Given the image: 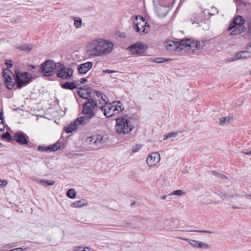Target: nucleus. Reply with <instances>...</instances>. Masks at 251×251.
Wrapping results in <instances>:
<instances>
[{"mask_svg": "<svg viewBox=\"0 0 251 251\" xmlns=\"http://www.w3.org/2000/svg\"><path fill=\"white\" fill-rule=\"evenodd\" d=\"M103 94L100 92H94L93 98H91V100H87L83 104L82 112L86 116H81L76 118L73 123L64 128L66 133H69L76 130L79 126L86 125L90 122V120L94 115L93 111L95 107L100 108L101 101H105L103 99Z\"/></svg>", "mask_w": 251, "mask_h": 251, "instance_id": "nucleus-1", "label": "nucleus"}, {"mask_svg": "<svg viewBox=\"0 0 251 251\" xmlns=\"http://www.w3.org/2000/svg\"><path fill=\"white\" fill-rule=\"evenodd\" d=\"M112 42L101 38H96L90 41L86 46L87 54L92 57L105 56L113 50Z\"/></svg>", "mask_w": 251, "mask_h": 251, "instance_id": "nucleus-2", "label": "nucleus"}, {"mask_svg": "<svg viewBox=\"0 0 251 251\" xmlns=\"http://www.w3.org/2000/svg\"><path fill=\"white\" fill-rule=\"evenodd\" d=\"M103 97L105 100V101H101L102 105H100V109L107 117H111L124 110L122 104L120 101H115L112 103H107L106 100L108 99L107 98L105 95H103Z\"/></svg>", "mask_w": 251, "mask_h": 251, "instance_id": "nucleus-3", "label": "nucleus"}, {"mask_svg": "<svg viewBox=\"0 0 251 251\" xmlns=\"http://www.w3.org/2000/svg\"><path fill=\"white\" fill-rule=\"evenodd\" d=\"M132 118L127 115L116 119L115 128L117 133L124 135L129 133L133 129Z\"/></svg>", "mask_w": 251, "mask_h": 251, "instance_id": "nucleus-4", "label": "nucleus"}, {"mask_svg": "<svg viewBox=\"0 0 251 251\" xmlns=\"http://www.w3.org/2000/svg\"><path fill=\"white\" fill-rule=\"evenodd\" d=\"M132 20L134 25V28L138 33H147L149 32L150 30L149 25H147V22L145 21L143 17L136 16L133 17Z\"/></svg>", "mask_w": 251, "mask_h": 251, "instance_id": "nucleus-5", "label": "nucleus"}, {"mask_svg": "<svg viewBox=\"0 0 251 251\" xmlns=\"http://www.w3.org/2000/svg\"><path fill=\"white\" fill-rule=\"evenodd\" d=\"M57 63H55L52 60H48L44 62L41 65V73L43 75L49 76L53 74L54 70H56Z\"/></svg>", "mask_w": 251, "mask_h": 251, "instance_id": "nucleus-6", "label": "nucleus"}, {"mask_svg": "<svg viewBox=\"0 0 251 251\" xmlns=\"http://www.w3.org/2000/svg\"><path fill=\"white\" fill-rule=\"evenodd\" d=\"M56 70L57 77L63 79H68L73 75V70L70 68H66L60 63H57Z\"/></svg>", "mask_w": 251, "mask_h": 251, "instance_id": "nucleus-7", "label": "nucleus"}, {"mask_svg": "<svg viewBox=\"0 0 251 251\" xmlns=\"http://www.w3.org/2000/svg\"><path fill=\"white\" fill-rule=\"evenodd\" d=\"M14 79L16 81L17 87L18 88H21L27 85L30 81L29 75L27 72H16Z\"/></svg>", "mask_w": 251, "mask_h": 251, "instance_id": "nucleus-8", "label": "nucleus"}, {"mask_svg": "<svg viewBox=\"0 0 251 251\" xmlns=\"http://www.w3.org/2000/svg\"><path fill=\"white\" fill-rule=\"evenodd\" d=\"M3 76L5 79V84L7 89L11 90L15 85V75L13 73L8 69H5L3 72Z\"/></svg>", "mask_w": 251, "mask_h": 251, "instance_id": "nucleus-9", "label": "nucleus"}, {"mask_svg": "<svg viewBox=\"0 0 251 251\" xmlns=\"http://www.w3.org/2000/svg\"><path fill=\"white\" fill-rule=\"evenodd\" d=\"M107 138L100 135H95L87 138L86 142L90 144L96 146L101 147L107 141Z\"/></svg>", "mask_w": 251, "mask_h": 251, "instance_id": "nucleus-10", "label": "nucleus"}, {"mask_svg": "<svg viewBox=\"0 0 251 251\" xmlns=\"http://www.w3.org/2000/svg\"><path fill=\"white\" fill-rule=\"evenodd\" d=\"M132 54H140L145 52L146 47L140 42H137L128 48Z\"/></svg>", "mask_w": 251, "mask_h": 251, "instance_id": "nucleus-11", "label": "nucleus"}, {"mask_svg": "<svg viewBox=\"0 0 251 251\" xmlns=\"http://www.w3.org/2000/svg\"><path fill=\"white\" fill-rule=\"evenodd\" d=\"M181 46L184 48L183 50H194L200 47V44L199 42L187 39L181 40Z\"/></svg>", "mask_w": 251, "mask_h": 251, "instance_id": "nucleus-12", "label": "nucleus"}, {"mask_svg": "<svg viewBox=\"0 0 251 251\" xmlns=\"http://www.w3.org/2000/svg\"><path fill=\"white\" fill-rule=\"evenodd\" d=\"M160 161V154L157 152H154L150 154L146 159L147 165L151 167L155 166Z\"/></svg>", "mask_w": 251, "mask_h": 251, "instance_id": "nucleus-13", "label": "nucleus"}, {"mask_svg": "<svg viewBox=\"0 0 251 251\" xmlns=\"http://www.w3.org/2000/svg\"><path fill=\"white\" fill-rule=\"evenodd\" d=\"M13 140L21 145H27L28 143V137L22 131L15 133L13 135Z\"/></svg>", "mask_w": 251, "mask_h": 251, "instance_id": "nucleus-14", "label": "nucleus"}, {"mask_svg": "<svg viewBox=\"0 0 251 251\" xmlns=\"http://www.w3.org/2000/svg\"><path fill=\"white\" fill-rule=\"evenodd\" d=\"M164 47L167 50L174 51L179 49L182 50L184 48L181 46V41L175 42L173 41H168L164 43Z\"/></svg>", "mask_w": 251, "mask_h": 251, "instance_id": "nucleus-15", "label": "nucleus"}, {"mask_svg": "<svg viewBox=\"0 0 251 251\" xmlns=\"http://www.w3.org/2000/svg\"><path fill=\"white\" fill-rule=\"evenodd\" d=\"M93 67L92 62H87L77 65V71L80 75L86 74Z\"/></svg>", "mask_w": 251, "mask_h": 251, "instance_id": "nucleus-16", "label": "nucleus"}, {"mask_svg": "<svg viewBox=\"0 0 251 251\" xmlns=\"http://www.w3.org/2000/svg\"><path fill=\"white\" fill-rule=\"evenodd\" d=\"M245 23V19L243 17L241 16H237L232 22V23L228 27V30H231L235 26H244Z\"/></svg>", "mask_w": 251, "mask_h": 251, "instance_id": "nucleus-17", "label": "nucleus"}, {"mask_svg": "<svg viewBox=\"0 0 251 251\" xmlns=\"http://www.w3.org/2000/svg\"><path fill=\"white\" fill-rule=\"evenodd\" d=\"M93 92H88L86 90L84 89H81L77 91V94L82 99H86L87 100H90L91 98H93V95L94 93Z\"/></svg>", "mask_w": 251, "mask_h": 251, "instance_id": "nucleus-18", "label": "nucleus"}, {"mask_svg": "<svg viewBox=\"0 0 251 251\" xmlns=\"http://www.w3.org/2000/svg\"><path fill=\"white\" fill-rule=\"evenodd\" d=\"M251 57V52L247 50H243L236 54L235 59L233 60L241 59H246Z\"/></svg>", "mask_w": 251, "mask_h": 251, "instance_id": "nucleus-19", "label": "nucleus"}, {"mask_svg": "<svg viewBox=\"0 0 251 251\" xmlns=\"http://www.w3.org/2000/svg\"><path fill=\"white\" fill-rule=\"evenodd\" d=\"M246 27L245 26H235L229 33L230 36L237 35L245 31Z\"/></svg>", "mask_w": 251, "mask_h": 251, "instance_id": "nucleus-20", "label": "nucleus"}, {"mask_svg": "<svg viewBox=\"0 0 251 251\" xmlns=\"http://www.w3.org/2000/svg\"><path fill=\"white\" fill-rule=\"evenodd\" d=\"M87 202L86 200L84 199H81L80 200L76 201L71 204V206L73 207H81L83 206H85L87 205Z\"/></svg>", "mask_w": 251, "mask_h": 251, "instance_id": "nucleus-21", "label": "nucleus"}, {"mask_svg": "<svg viewBox=\"0 0 251 251\" xmlns=\"http://www.w3.org/2000/svg\"><path fill=\"white\" fill-rule=\"evenodd\" d=\"M232 120V118L230 117H222L220 119V124L221 126H227Z\"/></svg>", "mask_w": 251, "mask_h": 251, "instance_id": "nucleus-22", "label": "nucleus"}, {"mask_svg": "<svg viewBox=\"0 0 251 251\" xmlns=\"http://www.w3.org/2000/svg\"><path fill=\"white\" fill-rule=\"evenodd\" d=\"M62 87L67 89L73 90L76 88V86L74 82H66L62 85Z\"/></svg>", "mask_w": 251, "mask_h": 251, "instance_id": "nucleus-23", "label": "nucleus"}, {"mask_svg": "<svg viewBox=\"0 0 251 251\" xmlns=\"http://www.w3.org/2000/svg\"><path fill=\"white\" fill-rule=\"evenodd\" d=\"M18 48L21 50L28 52L32 49L33 46L31 44H25L21 46Z\"/></svg>", "mask_w": 251, "mask_h": 251, "instance_id": "nucleus-24", "label": "nucleus"}, {"mask_svg": "<svg viewBox=\"0 0 251 251\" xmlns=\"http://www.w3.org/2000/svg\"><path fill=\"white\" fill-rule=\"evenodd\" d=\"M39 182L41 185L45 186H51L55 183L54 181L46 180H41Z\"/></svg>", "mask_w": 251, "mask_h": 251, "instance_id": "nucleus-25", "label": "nucleus"}, {"mask_svg": "<svg viewBox=\"0 0 251 251\" xmlns=\"http://www.w3.org/2000/svg\"><path fill=\"white\" fill-rule=\"evenodd\" d=\"M76 195V193L74 189H70L68 190V191L67 192V196L71 198V199H74L75 198Z\"/></svg>", "mask_w": 251, "mask_h": 251, "instance_id": "nucleus-26", "label": "nucleus"}, {"mask_svg": "<svg viewBox=\"0 0 251 251\" xmlns=\"http://www.w3.org/2000/svg\"><path fill=\"white\" fill-rule=\"evenodd\" d=\"M180 239H182L183 240L187 241L188 242H189L190 243V244L192 246H193L194 247L197 248V243H198V241H196V240H190V239H187V238H181V237H180Z\"/></svg>", "mask_w": 251, "mask_h": 251, "instance_id": "nucleus-27", "label": "nucleus"}, {"mask_svg": "<svg viewBox=\"0 0 251 251\" xmlns=\"http://www.w3.org/2000/svg\"><path fill=\"white\" fill-rule=\"evenodd\" d=\"M82 25V20L80 18H78L74 19V26L76 28H80Z\"/></svg>", "mask_w": 251, "mask_h": 251, "instance_id": "nucleus-28", "label": "nucleus"}, {"mask_svg": "<svg viewBox=\"0 0 251 251\" xmlns=\"http://www.w3.org/2000/svg\"><path fill=\"white\" fill-rule=\"evenodd\" d=\"M37 150L42 152H50V149L49 148V146L45 147L39 146Z\"/></svg>", "mask_w": 251, "mask_h": 251, "instance_id": "nucleus-29", "label": "nucleus"}, {"mask_svg": "<svg viewBox=\"0 0 251 251\" xmlns=\"http://www.w3.org/2000/svg\"><path fill=\"white\" fill-rule=\"evenodd\" d=\"M185 192L181 190H177L172 192L170 195L183 196L185 194Z\"/></svg>", "mask_w": 251, "mask_h": 251, "instance_id": "nucleus-30", "label": "nucleus"}, {"mask_svg": "<svg viewBox=\"0 0 251 251\" xmlns=\"http://www.w3.org/2000/svg\"><path fill=\"white\" fill-rule=\"evenodd\" d=\"M49 148L50 149V152L52 151H55L60 148L59 144L56 143L52 145L51 146H49Z\"/></svg>", "mask_w": 251, "mask_h": 251, "instance_id": "nucleus-31", "label": "nucleus"}, {"mask_svg": "<svg viewBox=\"0 0 251 251\" xmlns=\"http://www.w3.org/2000/svg\"><path fill=\"white\" fill-rule=\"evenodd\" d=\"M197 248L207 249L208 248V245L204 243L198 242Z\"/></svg>", "mask_w": 251, "mask_h": 251, "instance_id": "nucleus-32", "label": "nucleus"}, {"mask_svg": "<svg viewBox=\"0 0 251 251\" xmlns=\"http://www.w3.org/2000/svg\"><path fill=\"white\" fill-rule=\"evenodd\" d=\"M233 197H234V196L229 194H227L225 192L222 194V198L223 200H226L227 199H232Z\"/></svg>", "mask_w": 251, "mask_h": 251, "instance_id": "nucleus-33", "label": "nucleus"}, {"mask_svg": "<svg viewBox=\"0 0 251 251\" xmlns=\"http://www.w3.org/2000/svg\"><path fill=\"white\" fill-rule=\"evenodd\" d=\"M75 251H90V249L88 247L83 248L82 247H76L74 248Z\"/></svg>", "mask_w": 251, "mask_h": 251, "instance_id": "nucleus-34", "label": "nucleus"}, {"mask_svg": "<svg viewBox=\"0 0 251 251\" xmlns=\"http://www.w3.org/2000/svg\"><path fill=\"white\" fill-rule=\"evenodd\" d=\"M141 148L142 146L141 145H136L133 147L132 151L134 153L137 152L141 149Z\"/></svg>", "mask_w": 251, "mask_h": 251, "instance_id": "nucleus-35", "label": "nucleus"}, {"mask_svg": "<svg viewBox=\"0 0 251 251\" xmlns=\"http://www.w3.org/2000/svg\"><path fill=\"white\" fill-rule=\"evenodd\" d=\"M188 232H202V233H212V232L210 231H207V230H186Z\"/></svg>", "mask_w": 251, "mask_h": 251, "instance_id": "nucleus-36", "label": "nucleus"}, {"mask_svg": "<svg viewBox=\"0 0 251 251\" xmlns=\"http://www.w3.org/2000/svg\"><path fill=\"white\" fill-rule=\"evenodd\" d=\"M213 174L215 176L219 177H221L222 178H223V179L227 178L226 176H225L224 175L219 174L216 172H213Z\"/></svg>", "mask_w": 251, "mask_h": 251, "instance_id": "nucleus-37", "label": "nucleus"}, {"mask_svg": "<svg viewBox=\"0 0 251 251\" xmlns=\"http://www.w3.org/2000/svg\"><path fill=\"white\" fill-rule=\"evenodd\" d=\"M177 135V133L176 132H171L169 133L168 134V137L171 138V137H176Z\"/></svg>", "mask_w": 251, "mask_h": 251, "instance_id": "nucleus-38", "label": "nucleus"}, {"mask_svg": "<svg viewBox=\"0 0 251 251\" xmlns=\"http://www.w3.org/2000/svg\"><path fill=\"white\" fill-rule=\"evenodd\" d=\"M10 135L9 134V133L8 132H6L4 134H3L2 135V138H4V139H9L10 138Z\"/></svg>", "mask_w": 251, "mask_h": 251, "instance_id": "nucleus-39", "label": "nucleus"}, {"mask_svg": "<svg viewBox=\"0 0 251 251\" xmlns=\"http://www.w3.org/2000/svg\"><path fill=\"white\" fill-rule=\"evenodd\" d=\"M11 63V60H6V64L7 65V67L8 68H10V67H12V65Z\"/></svg>", "mask_w": 251, "mask_h": 251, "instance_id": "nucleus-40", "label": "nucleus"}, {"mask_svg": "<svg viewBox=\"0 0 251 251\" xmlns=\"http://www.w3.org/2000/svg\"><path fill=\"white\" fill-rule=\"evenodd\" d=\"M248 24H249V25H248V30H249V32L250 34H251V20H250L248 21Z\"/></svg>", "mask_w": 251, "mask_h": 251, "instance_id": "nucleus-41", "label": "nucleus"}, {"mask_svg": "<svg viewBox=\"0 0 251 251\" xmlns=\"http://www.w3.org/2000/svg\"><path fill=\"white\" fill-rule=\"evenodd\" d=\"M2 114H3V111L1 109H0V120L1 124H2L3 123Z\"/></svg>", "mask_w": 251, "mask_h": 251, "instance_id": "nucleus-42", "label": "nucleus"}, {"mask_svg": "<svg viewBox=\"0 0 251 251\" xmlns=\"http://www.w3.org/2000/svg\"><path fill=\"white\" fill-rule=\"evenodd\" d=\"M154 62L157 63H163V61L161 60V58H155Z\"/></svg>", "mask_w": 251, "mask_h": 251, "instance_id": "nucleus-43", "label": "nucleus"}, {"mask_svg": "<svg viewBox=\"0 0 251 251\" xmlns=\"http://www.w3.org/2000/svg\"><path fill=\"white\" fill-rule=\"evenodd\" d=\"M80 81L81 83H85L87 81V80L86 78L83 77L80 79Z\"/></svg>", "mask_w": 251, "mask_h": 251, "instance_id": "nucleus-44", "label": "nucleus"}, {"mask_svg": "<svg viewBox=\"0 0 251 251\" xmlns=\"http://www.w3.org/2000/svg\"><path fill=\"white\" fill-rule=\"evenodd\" d=\"M224 193V192H222L221 191H220L219 190H217L216 192V194H217L219 196H221V197H222V194H223Z\"/></svg>", "mask_w": 251, "mask_h": 251, "instance_id": "nucleus-45", "label": "nucleus"}, {"mask_svg": "<svg viewBox=\"0 0 251 251\" xmlns=\"http://www.w3.org/2000/svg\"><path fill=\"white\" fill-rule=\"evenodd\" d=\"M104 72L105 73H115L116 71H113V70H106L104 71Z\"/></svg>", "mask_w": 251, "mask_h": 251, "instance_id": "nucleus-46", "label": "nucleus"}, {"mask_svg": "<svg viewBox=\"0 0 251 251\" xmlns=\"http://www.w3.org/2000/svg\"><path fill=\"white\" fill-rule=\"evenodd\" d=\"M231 207L233 208V209H239L240 208V207H238L234 204H232L231 205Z\"/></svg>", "mask_w": 251, "mask_h": 251, "instance_id": "nucleus-47", "label": "nucleus"}, {"mask_svg": "<svg viewBox=\"0 0 251 251\" xmlns=\"http://www.w3.org/2000/svg\"><path fill=\"white\" fill-rule=\"evenodd\" d=\"M169 196H170V195H169ZM168 197H169V195L163 196H162V197L161 198V200H164L166 199H167V198H168Z\"/></svg>", "mask_w": 251, "mask_h": 251, "instance_id": "nucleus-48", "label": "nucleus"}, {"mask_svg": "<svg viewBox=\"0 0 251 251\" xmlns=\"http://www.w3.org/2000/svg\"><path fill=\"white\" fill-rule=\"evenodd\" d=\"M161 60L163 61V62H164L166 61L169 60V59L166 58H161Z\"/></svg>", "mask_w": 251, "mask_h": 251, "instance_id": "nucleus-49", "label": "nucleus"}, {"mask_svg": "<svg viewBox=\"0 0 251 251\" xmlns=\"http://www.w3.org/2000/svg\"><path fill=\"white\" fill-rule=\"evenodd\" d=\"M244 154H248V155H251V151L248 152H243Z\"/></svg>", "mask_w": 251, "mask_h": 251, "instance_id": "nucleus-50", "label": "nucleus"}, {"mask_svg": "<svg viewBox=\"0 0 251 251\" xmlns=\"http://www.w3.org/2000/svg\"><path fill=\"white\" fill-rule=\"evenodd\" d=\"M159 9L161 10V11H164V10H165L166 9V8L165 7H161Z\"/></svg>", "mask_w": 251, "mask_h": 251, "instance_id": "nucleus-51", "label": "nucleus"}, {"mask_svg": "<svg viewBox=\"0 0 251 251\" xmlns=\"http://www.w3.org/2000/svg\"><path fill=\"white\" fill-rule=\"evenodd\" d=\"M168 138H169V137H168V135H165L164 138V140H165L167 139Z\"/></svg>", "mask_w": 251, "mask_h": 251, "instance_id": "nucleus-52", "label": "nucleus"}, {"mask_svg": "<svg viewBox=\"0 0 251 251\" xmlns=\"http://www.w3.org/2000/svg\"><path fill=\"white\" fill-rule=\"evenodd\" d=\"M29 67H30V68H32V69H34V68H35V66H33V65H30V66H29Z\"/></svg>", "mask_w": 251, "mask_h": 251, "instance_id": "nucleus-53", "label": "nucleus"}, {"mask_svg": "<svg viewBox=\"0 0 251 251\" xmlns=\"http://www.w3.org/2000/svg\"><path fill=\"white\" fill-rule=\"evenodd\" d=\"M0 182H2V184H3L5 182V184L7 183V182L5 180H0Z\"/></svg>", "mask_w": 251, "mask_h": 251, "instance_id": "nucleus-54", "label": "nucleus"}, {"mask_svg": "<svg viewBox=\"0 0 251 251\" xmlns=\"http://www.w3.org/2000/svg\"><path fill=\"white\" fill-rule=\"evenodd\" d=\"M4 127L3 126V127H2V128H0V131H3V130H4Z\"/></svg>", "mask_w": 251, "mask_h": 251, "instance_id": "nucleus-55", "label": "nucleus"}, {"mask_svg": "<svg viewBox=\"0 0 251 251\" xmlns=\"http://www.w3.org/2000/svg\"><path fill=\"white\" fill-rule=\"evenodd\" d=\"M248 45L250 47H251V41L249 43Z\"/></svg>", "mask_w": 251, "mask_h": 251, "instance_id": "nucleus-56", "label": "nucleus"}, {"mask_svg": "<svg viewBox=\"0 0 251 251\" xmlns=\"http://www.w3.org/2000/svg\"><path fill=\"white\" fill-rule=\"evenodd\" d=\"M167 13V12H166V10H165V13H164V14H165V15H166Z\"/></svg>", "mask_w": 251, "mask_h": 251, "instance_id": "nucleus-57", "label": "nucleus"}, {"mask_svg": "<svg viewBox=\"0 0 251 251\" xmlns=\"http://www.w3.org/2000/svg\"><path fill=\"white\" fill-rule=\"evenodd\" d=\"M3 126L4 127V125H2V127H0V128H2V127H3Z\"/></svg>", "mask_w": 251, "mask_h": 251, "instance_id": "nucleus-58", "label": "nucleus"}, {"mask_svg": "<svg viewBox=\"0 0 251 251\" xmlns=\"http://www.w3.org/2000/svg\"><path fill=\"white\" fill-rule=\"evenodd\" d=\"M2 146V144L0 142V147H1Z\"/></svg>", "mask_w": 251, "mask_h": 251, "instance_id": "nucleus-59", "label": "nucleus"}, {"mask_svg": "<svg viewBox=\"0 0 251 251\" xmlns=\"http://www.w3.org/2000/svg\"><path fill=\"white\" fill-rule=\"evenodd\" d=\"M250 74H251V72H250Z\"/></svg>", "mask_w": 251, "mask_h": 251, "instance_id": "nucleus-60", "label": "nucleus"}]
</instances>
